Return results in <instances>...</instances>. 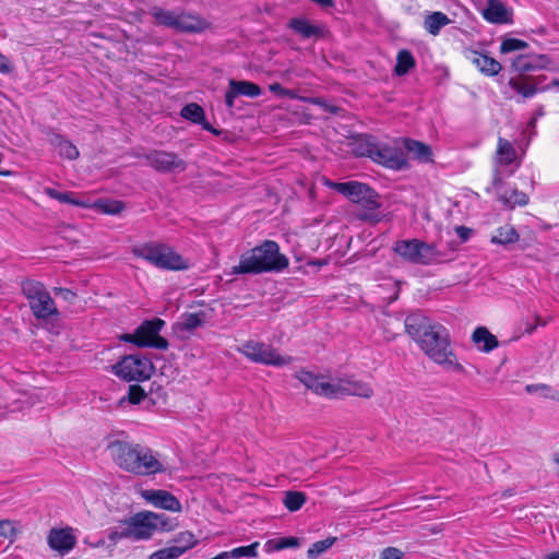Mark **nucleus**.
I'll use <instances>...</instances> for the list:
<instances>
[{
    "instance_id": "obj_1",
    "label": "nucleus",
    "mask_w": 559,
    "mask_h": 559,
    "mask_svg": "<svg viewBox=\"0 0 559 559\" xmlns=\"http://www.w3.org/2000/svg\"><path fill=\"white\" fill-rule=\"evenodd\" d=\"M404 328L419 348L436 364L462 369L451 348L449 332L442 324L432 322L420 312H414L406 317Z\"/></svg>"
},
{
    "instance_id": "obj_2",
    "label": "nucleus",
    "mask_w": 559,
    "mask_h": 559,
    "mask_svg": "<svg viewBox=\"0 0 559 559\" xmlns=\"http://www.w3.org/2000/svg\"><path fill=\"white\" fill-rule=\"evenodd\" d=\"M108 449L115 463L124 472L151 476L166 471L159 453L148 447L117 440L110 442Z\"/></svg>"
},
{
    "instance_id": "obj_3",
    "label": "nucleus",
    "mask_w": 559,
    "mask_h": 559,
    "mask_svg": "<svg viewBox=\"0 0 559 559\" xmlns=\"http://www.w3.org/2000/svg\"><path fill=\"white\" fill-rule=\"evenodd\" d=\"M296 378L317 395L328 399H337L346 395L369 399L373 395V390L367 382L352 377L334 379L301 369L296 372Z\"/></svg>"
},
{
    "instance_id": "obj_4",
    "label": "nucleus",
    "mask_w": 559,
    "mask_h": 559,
    "mask_svg": "<svg viewBox=\"0 0 559 559\" xmlns=\"http://www.w3.org/2000/svg\"><path fill=\"white\" fill-rule=\"evenodd\" d=\"M288 259L280 252V246L265 240L260 246L243 252L239 263L230 270L231 275L281 272L288 266Z\"/></svg>"
},
{
    "instance_id": "obj_5",
    "label": "nucleus",
    "mask_w": 559,
    "mask_h": 559,
    "mask_svg": "<svg viewBox=\"0 0 559 559\" xmlns=\"http://www.w3.org/2000/svg\"><path fill=\"white\" fill-rule=\"evenodd\" d=\"M550 59L547 55L520 53L511 61L512 70L516 73L510 78L508 85L522 98H532L543 88L539 87L544 76H532L531 72L547 69Z\"/></svg>"
},
{
    "instance_id": "obj_6",
    "label": "nucleus",
    "mask_w": 559,
    "mask_h": 559,
    "mask_svg": "<svg viewBox=\"0 0 559 559\" xmlns=\"http://www.w3.org/2000/svg\"><path fill=\"white\" fill-rule=\"evenodd\" d=\"M132 252L158 269L177 271L186 270L189 266L187 260L171 247L164 243L148 242L140 245L134 247Z\"/></svg>"
},
{
    "instance_id": "obj_7",
    "label": "nucleus",
    "mask_w": 559,
    "mask_h": 559,
    "mask_svg": "<svg viewBox=\"0 0 559 559\" xmlns=\"http://www.w3.org/2000/svg\"><path fill=\"white\" fill-rule=\"evenodd\" d=\"M150 14L157 24L181 33H200L210 25L207 21L200 15L187 11H173L154 7L151 9Z\"/></svg>"
},
{
    "instance_id": "obj_8",
    "label": "nucleus",
    "mask_w": 559,
    "mask_h": 559,
    "mask_svg": "<svg viewBox=\"0 0 559 559\" xmlns=\"http://www.w3.org/2000/svg\"><path fill=\"white\" fill-rule=\"evenodd\" d=\"M393 250L405 261L419 265H431L442 261V254L436 245L419 239L395 241Z\"/></svg>"
},
{
    "instance_id": "obj_9",
    "label": "nucleus",
    "mask_w": 559,
    "mask_h": 559,
    "mask_svg": "<svg viewBox=\"0 0 559 559\" xmlns=\"http://www.w3.org/2000/svg\"><path fill=\"white\" fill-rule=\"evenodd\" d=\"M131 531V540H145L156 531H171L173 521L163 513L142 511L127 519Z\"/></svg>"
},
{
    "instance_id": "obj_10",
    "label": "nucleus",
    "mask_w": 559,
    "mask_h": 559,
    "mask_svg": "<svg viewBox=\"0 0 559 559\" xmlns=\"http://www.w3.org/2000/svg\"><path fill=\"white\" fill-rule=\"evenodd\" d=\"M22 293L28 300L32 313L36 319L46 320L59 314L53 299L40 282L34 280L23 281Z\"/></svg>"
},
{
    "instance_id": "obj_11",
    "label": "nucleus",
    "mask_w": 559,
    "mask_h": 559,
    "mask_svg": "<svg viewBox=\"0 0 559 559\" xmlns=\"http://www.w3.org/2000/svg\"><path fill=\"white\" fill-rule=\"evenodd\" d=\"M326 186L368 212L376 211L381 206L379 194L366 183L358 181H326Z\"/></svg>"
},
{
    "instance_id": "obj_12",
    "label": "nucleus",
    "mask_w": 559,
    "mask_h": 559,
    "mask_svg": "<svg viewBox=\"0 0 559 559\" xmlns=\"http://www.w3.org/2000/svg\"><path fill=\"white\" fill-rule=\"evenodd\" d=\"M165 321L162 319L146 320L136 328L134 333H126L120 336V340L127 343H132L139 347H153L157 349H166L168 342L158 335Z\"/></svg>"
},
{
    "instance_id": "obj_13",
    "label": "nucleus",
    "mask_w": 559,
    "mask_h": 559,
    "mask_svg": "<svg viewBox=\"0 0 559 559\" xmlns=\"http://www.w3.org/2000/svg\"><path fill=\"white\" fill-rule=\"evenodd\" d=\"M237 350L255 364L283 367L292 362V357L282 356L271 345L257 341H248Z\"/></svg>"
},
{
    "instance_id": "obj_14",
    "label": "nucleus",
    "mask_w": 559,
    "mask_h": 559,
    "mask_svg": "<svg viewBox=\"0 0 559 559\" xmlns=\"http://www.w3.org/2000/svg\"><path fill=\"white\" fill-rule=\"evenodd\" d=\"M112 368L115 373L126 381H144L153 372L151 360L139 355L124 356Z\"/></svg>"
},
{
    "instance_id": "obj_15",
    "label": "nucleus",
    "mask_w": 559,
    "mask_h": 559,
    "mask_svg": "<svg viewBox=\"0 0 559 559\" xmlns=\"http://www.w3.org/2000/svg\"><path fill=\"white\" fill-rule=\"evenodd\" d=\"M373 162L393 170L404 169L407 166V158L403 151V139L390 143L378 142Z\"/></svg>"
},
{
    "instance_id": "obj_16",
    "label": "nucleus",
    "mask_w": 559,
    "mask_h": 559,
    "mask_svg": "<svg viewBox=\"0 0 559 559\" xmlns=\"http://www.w3.org/2000/svg\"><path fill=\"white\" fill-rule=\"evenodd\" d=\"M147 165L159 173L183 171L186 169V162L173 152L152 150L142 155Z\"/></svg>"
},
{
    "instance_id": "obj_17",
    "label": "nucleus",
    "mask_w": 559,
    "mask_h": 559,
    "mask_svg": "<svg viewBox=\"0 0 559 559\" xmlns=\"http://www.w3.org/2000/svg\"><path fill=\"white\" fill-rule=\"evenodd\" d=\"M488 191L493 192L500 202L511 209L526 205L528 202L526 193L516 188L506 187L501 177L497 174L493 176L491 187L488 188Z\"/></svg>"
},
{
    "instance_id": "obj_18",
    "label": "nucleus",
    "mask_w": 559,
    "mask_h": 559,
    "mask_svg": "<svg viewBox=\"0 0 559 559\" xmlns=\"http://www.w3.org/2000/svg\"><path fill=\"white\" fill-rule=\"evenodd\" d=\"M141 497L155 508L164 509L170 512H180L181 502L171 492L163 489H145L141 491Z\"/></svg>"
},
{
    "instance_id": "obj_19",
    "label": "nucleus",
    "mask_w": 559,
    "mask_h": 559,
    "mask_svg": "<svg viewBox=\"0 0 559 559\" xmlns=\"http://www.w3.org/2000/svg\"><path fill=\"white\" fill-rule=\"evenodd\" d=\"M47 543L51 549L63 556L70 552L76 545L74 530L70 526L51 528L47 536Z\"/></svg>"
},
{
    "instance_id": "obj_20",
    "label": "nucleus",
    "mask_w": 559,
    "mask_h": 559,
    "mask_svg": "<svg viewBox=\"0 0 559 559\" xmlns=\"http://www.w3.org/2000/svg\"><path fill=\"white\" fill-rule=\"evenodd\" d=\"M262 94L261 87L252 83L250 81H237L229 80L228 82V91L225 94V104L231 109L235 106V98L237 96H247L250 98H255Z\"/></svg>"
},
{
    "instance_id": "obj_21",
    "label": "nucleus",
    "mask_w": 559,
    "mask_h": 559,
    "mask_svg": "<svg viewBox=\"0 0 559 559\" xmlns=\"http://www.w3.org/2000/svg\"><path fill=\"white\" fill-rule=\"evenodd\" d=\"M480 13L487 22L492 24H508L512 21L511 10L500 0H487V4Z\"/></svg>"
},
{
    "instance_id": "obj_22",
    "label": "nucleus",
    "mask_w": 559,
    "mask_h": 559,
    "mask_svg": "<svg viewBox=\"0 0 559 559\" xmlns=\"http://www.w3.org/2000/svg\"><path fill=\"white\" fill-rule=\"evenodd\" d=\"M469 60L483 74L487 76L497 75L502 70V66L499 61L478 51H472Z\"/></svg>"
},
{
    "instance_id": "obj_23",
    "label": "nucleus",
    "mask_w": 559,
    "mask_h": 559,
    "mask_svg": "<svg viewBox=\"0 0 559 559\" xmlns=\"http://www.w3.org/2000/svg\"><path fill=\"white\" fill-rule=\"evenodd\" d=\"M403 151H406L414 159L420 163H429L432 160L430 146L423 142L403 139Z\"/></svg>"
},
{
    "instance_id": "obj_24",
    "label": "nucleus",
    "mask_w": 559,
    "mask_h": 559,
    "mask_svg": "<svg viewBox=\"0 0 559 559\" xmlns=\"http://www.w3.org/2000/svg\"><path fill=\"white\" fill-rule=\"evenodd\" d=\"M472 340L475 345L483 352L489 353L498 347V341L487 328L479 326L475 329L472 335Z\"/></svg>"
},
{
    "instance_id": "obj_25",
    "label": "nucleus",
    "mask_w": 559,
    "mask_h": 559,
    "mask_svg": "<svg viewBox=\"0 0 559 559\" xmlns=\"http://www.w3.org/2000/svg\"><path fill=\"white\" fill-rule=\"evenodd\" d=\"M205 321L206 313L204 311L183 313L177 323V329L180 332H192L202 326Z\"/></svg>"
},
{
    "instance_id": "obj_26",
    "label": "nucleus",
    "mask_w": 559,
    "mask_h": 559,
    "mask_svg": "<svg viewBox=\"0 0 559 559\" xmlns=\"http://www.w3.org/2000/svg\"><path fill=\"white\" fill-rule=\"evenodd\" d=\"M181 116L185 119L190 120V121H192L194 123L202 124L204 130L214 132V130L212 129L210 123L207 121H205L204 110H203V108L200 105H198L195 103H191V104L186 105L181 109Z\"/></svg>"
},
{
    "instance_id": "obj_27",
    "label": "nucleus",
    "mask_w": 559,
    "mask_h": 559,
    "mask_svg": "<svg viewBox=\"0 0 559 559\" xmlns=\"http://www.w3.org/2000/svg\"><path fill=\"white\" fill-rule=\"evenodd\" d=\"M450 23L451 20L448 17L447 14L437 11L428 14L425 17L424 27L429 34L437 36L439 35L441 28Z\"/></svg>"
},
{
    "instance_id": "obj_28",
    "label": "nucleus",
    "mask_w": 559,
    "mask_h": 559,
    "mask_svg": "<svg viewBox=\"0 0 559 559\" xmlns=\"http://www.w3.org/2000/svg\"><path fill=\"white\" fill-rule=\"evenodd\" d=\"M51 144L56 147V150H58V153L61 157L74 160L80 155L78 147L60 134H55L52 136Z\"/></svg>"
},
{
    "instance_id": "obj_29",
    "label": "nucleus",
    "mask_w": 559,
    "mask_h": 559,
    "mask_svg": "<svg viewBox=\"0 0 559 559\" xmlns=\"http://www.w3.org/2000/svg\"><path fill=\"white\" fill-rule=\"evenodd\" d=\"M516 159V152L513 145L506 139H498L497 163L501 166H509Z\"/></svg>"
},
{
    "instance_id": "obj_30",
    "label": "nucleus",
    "mask_w": 559,
    "mask_h": 559,
    "mask_svg": "<svg viewBox=\"0 0 559 559\" xmlns=\"http://www.w3.org/2000/svg\"><path fill=\"white\" fill-rule=\"evenodd\" d=\"M378 141L374 136L364 135L355 142V153L358 156H367L373 160L377 151Z\"/></svg>"
},
{
    "instance_id": "obj_31",
    "label": "nucleus",
    "mask_w": 559,
    "mask_h": 559,
    "mask_svg": "<svg viewBox=\"0 0 559 559\" xmlns=\"http://www.w3.org/2000/svg\"><path fill=\"white\" fill-rule=\"evenodd\" d=\"M380 326L382 330L383 338L386 342H391L397 335V331L401 328V321L396 317L383 314V318L380 320Z\"/></svg>"
},
{
    "instance_id": "obj_32",
    "label": "nucleus",
    "mask_w": 559,
    "mask_h": 559,
    "mask_svg": "<svg viewBox=\"0 0 559 559\" xmlns=\"http://www.w3.org/2000/svg\"><path fill=\"white\" fill-rule=\"evenodd\" d=\"M289 27L305 38H310L319 34L320 28L312 25L305 19H292L289 21Z\"/></svg>"
},
{
    "instance_id": "obj_33",
    "label": "nucleus",
    "mask_w": 559,
    "mask_h": 559,
    "mask_svg": "<svg viewBox=\"0 0 559 559\" xmlns=\"http://www.w3.org/2000/svg\"><path fill=\"white\" fill-rule=\"evenodd\" d=\"M519 234L515 228L511 225H504L499 227L495 235L491 237V242L498 245H509L518 241Z\"/></svg>"
},
{
    "instance_id": "obj_34",
    "label": "nucleus",
    "mask_w": 559,
    "mask_h": 559,
    "mask_svg": "<svg viewBox=\"0 0 559 559\" xmlns=\"http://www.w3.org/2000/svg\"><path fill=\"white\" fill-rule=\"evenodd\" d=\"M300 543L297 537H281V538H274L270 539L265 543L266 551H280L286 548H297L299 547Z\"/></svg>"
},
{
    "instance_id": "obj_35",
    "label": "nucleus",
    "mask_w": 559,
    "mask_h": 559,
    "mask_svg": "<svg viewBox=\"0 0 559 559\" xmlns=\"http://www.w3.org/2000/svg\"><path fill=\"white\" fill-rule=\"evenodd\" d=\"M307 498L301 491H286L283 498V503L290 512H296L302 508Z\"/></svg>"
},
{
    "instance_id": "obj_36",
    "label": "nucleus",
    "mask_w": 559,
    "mask_h": 559,
    "mask_svg": "<svg viewBox=\"0 0 559 559\" xmlns=\"http://www.w3.org/2000/svg\"><path fill=\"white\" fill-rule=\"evenodd\" d=\"M107 537L114 546L122 539L131 540V531L128 524V520H123L119 523L118 526L109 528L107 532Z\"/></svg>"
},
{
    "instance_id": "obj_37",
    "label": "nucleus",
    "mask_w": 559,
    "mask_h": 559,
    "mask_svg": "<svg viewBox=\"0 0 559 559\" xmlns=\"http://www.w3.org/2000/svg\"><path fill=\"white\" fill-rule=\"evenodd\" d=\"M258 547H259V543L254 542L251 545L237 547L229 551H223L222 554H226L224 556V559H227V558H234V559L254 558L258 555Z\"/></svg>"
},
{
    "instance_id": "obj_38",
    "label": "nucleus",
    "mask_w": 559,
    "mask_h": 559,
    "mask_svg": "<svg viewBox=\"0 0 559 559\" xmlns=\"http://www.w3.org/2000/svg\"><path fill=\"white\" fill-rule=\"evenodd\" d=\"M415 67V59L408 50H401L397 53L395 73L397 75H405L412 68Z\"/></svg>"
},
{
    "instance_id": "obj_39",
    "label": "nucleus",
    "mask_w": 559,
    "mask_h": 559,
    "mask_svg": "<svg viewBox=\"0 0 559 559\" xmlns=\"http://www.w3.org/2000/svg\"><path fill=\"white\" fill-rule=\"evenodd\" d=\"M335 537H330L323 540H319L313 543L307 551L308 559H317L323 552H325L329 548L333 546L335 543Z\"/></svg>"
},
{
    "instance_id": "obj_40",
    "label": "nucleus",
    "mask_w": 559,
    "mask_h": 559,
    "mask_svg": "<svg viewBox=\"0 0 559 559\" xmlns=\"http://www.w3.org/2000/svg\"><path fill=\"white\" fill-rule=\"evenodd\" d=\"M174 547H178L182 550V555L193 548L197 545V539L194 535L191 532H181L177 535V537L174 539Z\"/></svg>"
},
{
    "instance_id": "obj_41",
    "label": "nucleus",
    "mask_w": 559,
    "mask_h": 559,
    "mask_svg": "<svg viewBox=\"0 0 559 559\" xmlns=\"http://www.w3.org/2000/svg\"><path fill=\"white\" fill-rule=\"evenodd\" d=\"M528 47V44L519 38H504L500 45L501 53H510L514 51L525 50Z\"/></svg>"
},
{
    "instance_id": "obj_42",
    "label": "nucleus",
    "mask_w": 559,
    "mask_h": 559,
    "mask_svg": "<svg viewBox=\"0 0 559 559\" xmlns=\"http://www.w3.org/2000/svg\"><path fill=\"white\" fill-rule=\"evenodd\" d=\"M44 191L51 199L58 200V201H60L62 203L74 204V205H80V206H84L85 205L83 202H81L79 200H75L73 198L72 193L59 192V191H57L53 188H45Z\"/></svg>"
},
{
    "instance_id": "obj_43",
    "label": "nucleus",
    "mask_w": 559,
    "mask_h": 559,
    "mask_svg": "<svg viewBox=\"0 0 559 559\" xmlns=\"http://www.w3.org/2000/svg\"><path fill=\"white\" fill-rule=\"evenodd\" d=\"M19 532L17 524L11 520H0V537L13 542Z\"/></svg>"
},
{
    "instance_id": "obj_44",
    "label": "nucleus",
    "mask_w": 559,
    "mask_h": 559,
    "mask_svg": "<svg viewBox=\"0 0 559 559\" xmlns=\"http://www.w3.org/2000/svg\"><path fill=\"white\" fill-rule=\"evenodd\" d=\"M182 556V550L173 545L152 552L148 559H177Z\"/></svg>"
},
{
    "instance_id": "obj_45",
    "label": "nucleus",
    "mask_w": 559,
    "mask_h": 559,
    "mask_svg": "<svg viewBox=\"0 0 559 559\" xmlns=\"http://www.w3.org/2000/svg\"><path fill=\"white\" fill-rule=\"evenodd\" d=\"M99 207L106 214L116 215L123 211L124 204L121 201H103Z\"/></svg>"
},
{
    "instance_id": "obj_46",
    "label": "nucleus",
    "mask_w": 559,
    "mask_h": 559,
    "mask_svg": "<svg viewBox=\"0 0 559 559\" xmlns=\"http://www.w3.org/2000/svg\"><path fill=\"white\" fill-rule=\"evenodd\" d=\"M550 388L551 386H549L547 384H527L525 386V391L528 394H539L543 397L547 399V396L550 392Z\"/></svg>"
},
{
    "instance_id": "obj_47",
    "label": "nucleus",
    "mask_w": 559,
    "mask_h": 559,
    "mask_svg": "<svg viewBox=\"0 0 559 559\" xmlns=\"http://www.w3.org/2000/svg\"><path fill=\"white\" fill-rule=\"evenodd\" d=\"M128 396L130 403L139 404L146 395L141 386L130 385Z\"/></svg>"
},
{
    "instance_id": "obj_48",
    "label": "nucleus",
    "mask_w": 559,
    "mask_h": 559,
    "mask_svg": "<svg viewBox=\"0 0 559 559\" xmlns=\"http://www.w3.org/2000/svg\"><path fill=\"white\" fill-rule=\"evenodd\" d=\"M269 90L272 93L280 95V96H287L289 98H297V99L299 97V96H297V94L294 91L283 87L280 83H272L269 86Z\"/></svg>"
},
{
    "instance_id": "obj_49",
    "label": "nucleus",
    "mask_w": 559,
    "mask_h": 559,
    "mask_svg": "<svg viewBox=\"0 0 559 559\" xmlns=\"http://www.w3.org/2000/svg\"><path fill=\"white\" fill-rule=\"evenodd\" d=\"M403 551L396 547H386L382 550L380 559H402Z\"/></svg>"
},
{
    "instance_id": "obj_50",
    "label": "nucleus",
    "mask_w": 559,
    "mask_h": 559,
    "mask_svg": "<svg viewBox=\"0 0 559 559\" xmlns=\"http://www.w3.org/2000/svg\"><path fill=\"white\" fill-rule=\"evenodd\" d=\"M298 99L323 107L325 110L334 111V107L329 106L322 98L320 97H298Z\"/></svg>"
},
{
    "instance_id": "obj_51",
    "label": "nucleus",
    "mask_w": 559,
    "mask_h": 559,
    "mask_svg": "<svg viewBox=\"0 0 559 559\" xmlns=\"http://www.w3.org/2000/svg\"><path fill=\"white\" fill-rule=\"evenodd\" d=\"M12 70L10 60L2 53H0V73L7 74Z\"/></svg>"
},
{
    "instance_id": "obj_52",
    "label": "nucleus",
    "mask_w": 559,
    "mask_h": 559,
    "mask_svg": "<svg viewBox=\"0 0 559 559\" xmlns=\"http://www.w3.org/2000/svg\"><path fill=\"white\" fill-rule=\"evenodd\" d=\"M455 233L460 237L461 241L465 242L469 238L472 229L465 226H457L455 228Z\"/></svg>"
},
{
    "instance_id": "obj_53",
    "label": "nucleus",
    "mask_w": 559,
    "mask_h": 559,
    "mask_svg": "<svg viewBox=\"0 0 559 559\" xmlns=\"http://www.w3.org/2000/svg\"><path fill=\"white\" fill-rule=\"evenodd\" d=\"M55 292L57 295H60L64 300L68 301L73 300L75 297V294L68 288H56Z\"/></svg>"
},
{
    "instance_id": "obj_54",
    "label": "nucleus",
    "mask_w": 559,
    "mask_h": 559,
    "mask_svg": "<svg viewBox=\"0 0 559 559\" xmlns=\"http://www.w3.org/2000/svg\"><path fill=\"white\" fill-rule=\"evenodd\" d=\"M547 399L559 402V391L550 388V392H549Z\"/></svg>"
},
{
    "instance_id": "obj_55",
    "label": "nucleus",
    "mask_w": 559,
    "mask_h": 559,
    "mask_svg": "<svg viewBox=\"0 0 559 559\" xmlns=\"http://www.w3.org/2000/svg\"><path fill=\"white\" fill-rule=\"evenodd\" d=\"M104 545H105V540L104 539H99L96 543L91 544V546L94 547V548H99V547H103Z\"/></svg>"
},
{
    "instance_id": "obj_56",
    "label": "nucleus",
    "mask_w": 559,
    "mask_h": 559,
    "mask_svg": "<svg viewBox=\"0 0 559 559\" xmlns=\"http://www.w3.org/2000/svg\"><path fill=\"white\" fill-rule=\"evenodd\" d=\"M546 559H559V551L549 554Z\"/></svg>"
},
{
    "instance_id": "obj_57",
    "label": "nucleus",
    "mask_w": 559,
    "mask_h": 559,
    "mask_svg": "<svg viewBox=\"0 0 559 559\" xmlns=\"http://www.w3.org/2000/svg\"><path fill=\"white\" fill-rule=\"evenodd\" d=\"M534 330H535V326H531V328H527V329H526V332H527V333H532Z\"/></svg>"
},
{
    "instance_id": "obj_58",
    "label": "nucleus",
    "mask_w": 559,
    "mask_h": 559,
    "mask_svg": "<svg viewBox=\"0 0 559 559\" xmlns=\"http://www.w3.org/2000/svg\"><path fill=\"white\" fill-rule=\"evenodd\" d=\"M555 461H556V463H557V464H558V466H559V452L556 454Z\"/></svg>"
},
{
    "instance_id": "obj_59",
    "label": "nucleus",
    "mask_w": 559,
    "mask_h": 559,
    "mask_svg": "<svg viewBox=\"0 0 559 559\" xmlns=\"http://www.w3.org/2000/svg\"><path fill=\"white\" fill-rule=\"evenodd\" d=\"M555 84H558V85H559V82H557V81H556V82H555Z\"/></svg>"
}]
</instances>
